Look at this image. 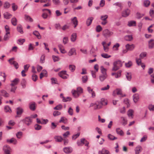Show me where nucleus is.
<instances>
[{"label":"nucleus","instance_id":"obj_1","mask_svg":"<svg viewBox=\"0 0 154 154\" xmlns=\"http://www.w3.org/2000/svg\"><path fill=\"white\" fill-rule=\"evenodd\" d=\"M113 66L112 69V71H116L119 69L122 66V63L120 60L114 62L113 63Z\"/></svg>","mask_w":154,"mask_h":154},{"label":"nucleus","instance_id":"obj_2","mask_svg":"<svg viewBox=\"0 0 154 154\" xmlns=\"http://www.w3.org/2000/svg\"><path fill=\"white\" fill-rule=\"evenodd\" d=\"M83 92L82 89L80 87L77 88V90H72V92L73 96L75 97H78L80 94Z\"/></svg>","mask_w":154,"mask_h":154},{"label":"nucleus","instance_id":"obj_3","mask_svg":"<svg viewBox=\"0 0 154 154\" xmlns=\"http://www.w3.org/2000/svg\"><path fill=\"white\" fill-rule=\"evenodd\" d=\"M116 95L119 96L121 97L125 96V95L123 94L122 90L119 88H117L113 91L112 95L115 96Z\"/></svg>","mask_w":154,"mask_h":154},{"label":"nucleus","instance_id":"obj_4","mask_svg":"<svg viewBox=\"0 0 154 154\" xmlns=\"http://www.w3.org/2000/svg\"><path fill=\"white\" fill-rule=\"evenodd\" d=\"M113 34V32L107 29H104L103 32V35L106 38L110 37Z\"/></svg>","mask_w":154,"mask_h":154},{"label":"nucleus","instance_id":"obj_5","mask_svg":"<svg viewBox=\"0 0 154 154\" xmlns=\"http://www.w3.org/2000/svg\"><path fill=\"white\" fill-rule=\"evenodd\" d=\"M113 5L115 6L116 8H117V7H119V8L117 10V12L118 13H119L121 11L122 8V3L120 2H117L114 3L113 4Z\"/></svg>","mask_w":154,"mask_h":154},{"label":"nucleus","instance_id":"obj_6","mask_svg":"<svg viewBox=\"0 0 154 154\" xmlns=\"http://www.w3.org/2000/svg\"><path fill=\"white\" fill-rule=\"evenodd\" d=\"M3 149L5 154H10L11 149V148L7 145H5L3 148Z\"/></svg>","mask_w":154,"mask_h":154},{"label":"nucleus","instance_id":"obj_7","mask_svg":"<svg viewBox=\"0 0 154 154\" xmlns=\"http://www.w3.org/2000/svg\"><path fill=\"white\" fill-rule=\"evenodd\" d=\"M77 144L79 146H82L85 144V146H87L88 145V143L84 139H82L81 141H78Z\"/></svg>","mask_w":154,"mask_h":154},{"label":"nucleus","instance_id":"obj_8","mask_svg":"<svg viewBox=\"0 0 154 154\" xmlns=\"http://www.w3.org/2000/svg\"><path fill=\"white\" fill-rule=\"evenodd\" d=\"M22 121L24 122L26 124L29 125L31 124L32 122V120L29 117H26L24 119L22 120Z\"/></svg>","mask_w":154,"mask_h":154},{"label":"nucleus","instance_id":"obj_9","mask_svg":"<svg viewBox=\"0 0 154 154\" xmlns=\"http://www.w3.org/2000/svg\"><path fill=\"white\" fill-rule=\"evenodd\" d=\"M130 10L127 9L123 11L122 13V16L124 17H126L128 16L130 14Z\"/></svg>","mask_w":154,"mask_h":154},{"label":"nucleus","instance_id":"obj_10","mask_svg":"<svg viewBox=\"0 0 154 154\" xmlns=\"http://www.w3.org/2000/svg\"><path fill=\"white\" fill-rule=\"evenodd\" d=\"M135 46L133 44H128L125 45V47L127 50L128 51H132L134 48Z\"/></svg>","mask_w":154,"mask_h":154},{"label":"nucleus","instance_id":"obj_11","mask_svg":"<svg viewBox=\"0 0 154 154\" xmlns=\"http://www.w3.org/2000/svg\"><path fill=\"white\" fill-rule=\"evenodd\" d=\"M0 95L5 97H9V94L5 90H2L0 91Z\"/></svg>","mask_w":154,"mask_h":154},{"label":"nucleus","instance_id":"obj_12","mask_svg":"<svg viewBox=\"0 0 154 154\" xmlns=\"http://www.w3.org/2000/svg\"><path fill=\"white\" fill-rule=\"evenodd\" d=\"M19 82V80L18 78H15L14 80L11 81V83L10 84L11 86H15L17 85Z\"/></svg>","mask_w":154,"mask_h":154},{"label":"nucleus","instance_id":"obj_13","mask_svg":"<svg viewBox=\"0 0 154 154\" xmlns=\"http://www.w3.org/2000/svg\"><path fill=\"white\" fill-rule=\"evenodd\" d=\"M148 47L149 49H152L154 48V40L151 39L148 42Z\"/></svg>","mask_w":154,"mask_h":154},{"label":"nucleus","instance_id":"obj_14","mask_svg":"<svg viewBox=\"0 0 154 154\" xmlns=\"http://www.w3.org/2000/svg\"><path fill=\"white\" fill-rule=\"evenodd\" d=\"M87 90L89 93H91L92 95V97H94L95 96V94L93 89L90 87H88L87 88Z\"/></svg>","mask_w":154,"mask_h":154},{"label":"nucleus","instance_id":"obj_15","mask_svg":"<svg viewBox=\"0 0 154 154\" xmlns=\"http://www.w3.org/2000/svg\"><path fill=\"white\" fill-rule=\"evenodd\" d=\"M67 72L66 70H62L58 73V75L60 77H64V75H66L68 76V75L66 73Z\"/></svg>","mask_w":154,"mask_h":154},{"label":"nucleus","instance_id":"obj_16","mask_svg":"<svg viewBox=\"0 0 154 154\" xmlns=\"http://www.w3.org/2000/svg\"><path fill=\"white\" fill-rule=\"evenodd\" d=\"M77 34L75 33H72L71 36V40L72 42H75L77 38Z\"/></svg>","mask_w":154,"mask_h":154},{"label":"nucleus","instance_id":"obj_17","mask_svg":"<svg viewBox=\"0 0 154 154\" xmlns=\"http://www.w3.org/2000/svg\"><path fill=\"white\" fill-rule=\"evenodd\" d=\"M142 150V147L140 146H137L135 149V154H139Z\"/></svg>","mask_w":154,"mask_h":154},{"label":"nucleus","instance_id":"obj_18","mask_svg":"<svg viewBox=\"0 0 154 154\" xmlns=\"http://www.w3.org/2000/svg\"><path fill=\"white\" fill-rule=\"evenodd\" d=\"M3 15L4 18L7 19H10L12 16L11 14L8 12H5Z\"/></svg>","mask_w":154,"mask_h":154},{"label":"nucleus","instance_id":"obj_19","mask_svg":"<svg viewBox=\"0 0 154 154\" xmlns=\"http://www.w3.org/2000/svg\"><path fill=\"white\" fill-rule=\"evenodd\" d=\"M73 24L74 25V28H75L78 25V20L77 18L76 17H74L73 18L71 19Z\"/></svg>","mask_w":154,"mask_h":154},{"label":"nucleus","instance_id":"obj_20","mask_svg":"<svg viewBox=\"0 0 154 154\" xmlns=\"http://www.w3.org/2000/svg\"><path fill=\"white\" fill-rule=\"evenodd\" d=\"M100 68L101 73L104 76H106V69L103 66H101Z\"/></svg>","mask_w":154,"mask_h":154},{"label":"nucleus","instance_id":"obj_21","mask_svg":"<svg viewBox=\"0 0 154 154\" xmlns=\"http://www.w3.org/2000/svg\"><path fill=\"white\" fill-rule=\"evenodd\" d=\"M7 142L11 143H13L14 144H16L17 143V141L16 139L14 138H12L10 140H7Z\"/></svg>","mask_w":154,"mask_h":154},{"label":"nucleus","instance_id":"obj_22","mask_svg":"<svg viewBox=\"0 0 154 154\" xmlns=\"http://www.w3.org/2000/svg\"><path fill=\"white\" fill-rule=\"evenodd\" d=\"M54 139L56 141L58 142H61L63 140V139L60 136H55L54 137Z\"/></svg>","mask_w":154,"mask_h":154},{"label":"nucleus","instance_id":"obj_23","mask_svg":"<svg viewBox=\"0 0 154 154\" xmlns=\"http://www.w3.org/2000/svg\"><path fill=\"white\" fill-rule=\"evenodd\" d=\"M128 25L130 27L136 26V21L134 20H131L128 22Z\"/></svg>","mask_w":154,"mask_h":154},{"label":"nucleus","instance_id":"obj_24","mask_svg":"<svg viewBox=\"0 0 154 154\" xmlns=\"http://www.w3.org/2000/svg\"><path fill=\"white\" fill-rule=\"evenodd\" d=\"M121 70H119L117 72L112 73V75L115 76V77H120L121 76Z\"/></svg>","mask_w":154,"mask_h":154},{"label":"nucleus","instance_id":"obj_25","mask_svg":"<svg viewBox=\"0 0 154 154\" xmlns=\"http://www.w3.org/2000/svg\"><path fill=\"white\" fill-rule=\"evenodd\" d=\"M29 108L32 111H34L35 109V104L34 102H32L29 104Z\"/></svg>","mask_w":154,"mask_h":154},{"label":"nucleus","instance_id":"obj_26","mask_svg":"<svg viewBox=\"0 0 154 154\" xmlns=\"http://www.w3.org/2000/svg\"><path fill=\"white\" fill-rule=\"evenodd\" d=\"M64 152L66 153H69L72 152V150L71 148L65 147L63 149Z\"/></svg>","mask_w":154,"mask_h":154},{"label":"nucleus","instance_id":"obj_27","mask_svg":"<svg viewBox=\"0 0 154 154\" xmlns=\"http://www.w3.org/2000/svg\"><path fill=\"white\" fill-rule=\"evenodd\" d=\"M24 19L29 22H31L33 21V19L30 16L26 14L24 15Z\"/></svg>","mask_w":154,"mask_h":154},{"label":"nucleus","instance_id":"obj_28","mask_svg":"<svg viewBox=\"0 0 154 154\" xmlns=\"http://www.w3.org/2000/svg\"><path fill=\"white\" fill-rule=\"evenodd\" d=\"M133 100L135 103H137L139 99V95L137 94H134L133 96Z\"/></svg>","mask_w":154,"mask_h":154},{"label":"nucleus","instance_id":"obj_29","mask_svg":"<svg viewBox=\"0 0 154 154\" xmlns=\"http://www.w3.org/2000/svg\"><path fill=\"white\" fill-rule=\"evenodd\" d=\"M93 18L92 17H90L88 18L86 21V24L88 26H90L91 23Z\"/></svg>","mask_w":154,"mask_h":154},{"label":"nucleus","instance_id":"obj_30","mask_svg":"<svg viewBox=\"0 0 154 154\" xmlns=\"http://www.w3.org/2000/svg\"><path fill=\"white\" fill-rule=\"evenodd\" d=\"M10 32H6L4 37V40L6 41L9 39L10 37Z\"/></svg>","mask_w":154,"mask_h":154},{"label":"nucleus","instance_id":"obj_31","mask_svg":"<svg viewBox=\"0 0 154 154\" xmlns=\"http://www.w3.org/2000/svg\"><path fill=\"white\" fill-rule=\"evenodd\" d=\"M47 72L45 69H43L40 74V77H46L47 76Z\"/></svg>","mask_w":154,"mask_h":154},{"label":"nucleus","instance_id":"obj_32","mask_svg":"<svg viewBox=\"0 0 154 154\" xmlns=\"http://www.w3.org/2000/svg\"><path fill=\"white\" fill-rule=\"evenodd\" d=\"M99 153V154H109V151L104 148L101 151H100Z\"/></svg>","mask_w":154,"mask_h":154},{"label":"nucleus","instance_id":"obj_33","mask_svg":"<svg viewBox=\"0 0 154 154\" xmlns=\"http://www.w3.org/2000/svg\"><path fill=\"white\" fill-rule=\"evenodd\" d=\"M75 53V50L74 48H72L70 49L68 52V54L69 56H71Z\"/></svg>","mask_w":154,"mask_h":154},{"label":"nucleus","instance_id":"obj_34","mask_svg":"<svg viewBox=\"0 0 154 154\" xmlns=\"http://www.w3.org/2000/svg\"><path fill=\"white\" fill-rule=\"evenodd\" d=\"M69 70L71 72H73L75 70L76 68L75 66L73 64L70 65L69 66Z\"/></svg>","mask_w":154,"mask_h":154},{"label":"nucleus","instance_id":"obj_35","mask_svg":"<svg viewBox=\"0 0 154 154\" xmlns=\"http://www.w3.org/2000/svg\"><path fill=\"white\" fill-rule=\"evenodd\" d=\"M33 34L39 39L41 38V36L39 32L37 31H35L33 32Z\"/></svg>","mask_w":154,"mask_h":154},{"label":"nucleus","instance_id":"obj_36","mask_svg":"<svg viewBox=\"0 0 154 154\" xmlns=\"http://www.w3.org/2000/svg\"><path fill=\"white\" fill-rule=\"evenodd\" d=\"M17 30L18 32H20L21 34L23 33V29L22 26L20 25H19L17 27Z\"/></svg>","mask_w":154,"mask_h":154},{"label":"nucleus","instance_id":"obj_37","mask_svg":"<svg viewBox=\"0 0 154 154\" xmlns=\"http://www.w3.org/2000/svg\"><path fill=\"white\" fill-rule=\"evenodd\" d=\"M124 38L126 41H130L132 40L133 37L132 35H128L125 36Z\"/></svg>","mask_w":154,"mask_h":154},{"label":"nucleus","instance_id":"obj_38","mask_svg":"<svg viewBox=\"0 0 154 154\" xmlns=\"http://www.w3.org/2000/svg\"><path fill=\"white\" fill-rule=\"evenodd\" d=\"M17 20L15 17H14L11 19V23L14 26H16L17 24Z\"/></svg>","mask_w":154,"mask_h":154},{"label":"nucleus","instance_id":"obj_39","mask_svg":"<svg viewBox=\"0 0 154 154\" xmlns=\"http://www.w3.org/2000/svg\"><path fill=\"white\" fill-rule=\"evenodd\" d=\"M53 4L55 5L58 6L60 5L61 2L60 0H52Z\"/></svg>","mask_w":154,"mask_h":154},{"label":"nucleus","instance_id":"obj_40","mask_svg":"<svg viewBox=\"0 0 154 154\" xmlns=\"http://www.w3.org/2000/svg\"><path fill=\"white\" fill-rule=\"evenodd\" d=\"M116 132L117 134L121 136H123L124 135V133L123 131L119 128H117L116 129Z\"/></svg>","mask_w":154,"mask_h":154},{"label":"nucleus","instance_id":"obj_41","mask_svg":"<svg viewBox=\"0 0 154 154\" xmlns=\"http://www.w3.org/2000/svg\"><path fill=\"white\" fill-rule=\"evenodd\" d=\"M99 104H101V106L102 105H106L107 104V100L104 99H101V102L99 103Z\"/></svg>","mask_w":154,"mask_h":154},{"label":"nucleus","instance_id":"obj_42","mask_svg":"<svg viewBox=\"0 0 154 154\" xmlns=\"http://www.w3.org/2000/svg\"><path fill=\"white\" fill-rule=\"evenodd\" d=\"M4 110L5 112H9V113H11V108L8 106H5L4 107Z\"/></svg>","mask_w":154,"mask_h":154},{"label":"nucleus","instance_id":"obj_43","mask_svg":"<svg viewBox=\"0 0 154 154\" xmlns=\"http://www.w3.org/2000/svg\"><path fill=\"white\" fill-rule=\"evenodd\" d=\"M51 84L52 85L58 84V82L56 78H52L51 79Z\"/></svg>","mask_w":154,"mask_h":154},{"label":"nucleus","instance_id":"obj_44","mask_svg":"<svg viewBox=\"0 0 154 154\" xmlns=\"http://www.w3.org/2000/svg\"><path fill=\"white\" fill-rule=\"evenodd\" d=\"M120 46V45L118 43H116L113 46V50L114 51H117L119 50V48Z\"/></svg>","mask_w":154,"mask_h":154},{"label":"nucleus","instance_id":"obj_45","mask_svg":"<svg viewBox=\"0 0 154 154\" xmlns=\"http://www.w3.org/2000/svg\"><path fill=\"white\" fill-rule=\"evenodd\" d=\"M17 113L18 115L21 114L23 112V109L20 107L17 108Z\"/></svg>","mask_w":154,"mask_h":154},{"label":"nucleus","instance_id":"obj_46","mask_svg":"<svg viewBox=\"0 0 154 154\" xmlns=\"http://www.w3.org/2000/svg\"><path fill=\"white\" fill-rule=\"evenodd\" d=\"M133 110L131 109H130L128 112V115L129 117H131V118H133Z\"/></svg>","mask_w":154,"mask_h":154},{"label":"nucleus","instance_id":"obj_47","mask_svg":"<svg viewBox=\"0 0 154 154\" xmlns=\"http://www.w3.org/2000/svg\"><path fill=\"white\" fill-rule=\"evenodd\" d=\"M108 17V16L107 15H102L100 16V19L102 21L107 20L106 19Z\"/></svg>","mask_w":154,"mask_h":154},{"label":"nucleus","instance_id":"obj_48","mask_svg":"<svg viewBox=\"0 0 154 154\" xmlns=\"http://www.w3.org/2000/svg\"><path fill=\"white\" fill-rule=\"evenodd\" d=\"M52 57L54 62L58 61H59L60 59V58L58 56L53 55L52 56Z\"/></svg>","mask_w":154,"mask_h":154},{"label":"nucleus","instance_id":"obj_49","mask_svg":"<svg viewBox=\"0 0 154 154\" xmlns=\"http://www.w3.org/2000/svg\"><path fill=\"white\" fill-rule=\"evenodd\" d=\"M147 55V53L146 52H143L140 55V59H142L146 57Z\"/></svg>","mask_w":154,"mask_h":154},{"label":"nucleus","instance_id":"obj_50","mask_svg":"<svg viewBox=\"0 0 154 154\" xmlns=\"http://www.w3.org/2000/svg\"><path fill=\"white\" fill-rule=\"evenodd\" d=\"M150 4V1L148 0H145L143 1L144 5L146 7L148 6Z\"/></svg>","mask_w":154,"mask_h":154},{"label":"nucleus","instance_id":"obj_51","mask_svg":"<svg viewBox=\"0 0 154 154\" xmlns=\"http://www.w3.org/2000/svg\"><path fill=\"white\" fill-rule=\"evenodd\" d=\"M45 57L44 55H42L40 58V62L42 63H44L45 62Z\"/></svg>","mask_w":154,"mask_h":154},{"label":"nucleus","instance_id":"obj_52","mask_svg":"<svg viewBox=\"0 0 154 154\" xmlns=\"http://www.w3.org/2000/svg\"><path fill=\"white\" fill-rule=\"evenodd\" d=\"M67 120L66 118L64 117H62L60 119L59 121V122H63L64 123H66Z\"/></svg>","mask_w":154,"mask_h":154},{"label":"nucleus","instance_id":"obj_53","mask_svg":"<svg viewBox=\"0 0 154 154\" xmlns=\"http://www.w3.org/2000/svg\"><path fill=\"white\" fill-rule=\"evenodd\" d=\"M108 137L110 140H113L117 139V137H115L114 136L110 134H108Z\"/></svg>","mask_w":154,"mask_h":154},{"label":"nucleus","instance_id":"obj_54","mask_svg":"<svg viewBox=\"0 0 154 154\" xmlns=\"http://www.w3.org/2000/svg\"><path fill=\"white\" fill-rule=\"evenodd\" d=\"M12 8L13 10L14 11H15L17 9L18 7L14 3H13L12 4Z\"/></svg>","mask_w":154,"mask_h":154},{"label":"nucleus","instance_id":"obj_55","mask_svg":"<svg viewBox=\"0 0 154 154\" xmlns=\"http://www.w3.org/2000/svg\"><path fill=\"white\" fill-rule=\"evenodd\" d=\"M61 114V113L60 112L57 111H54L53 113V115L54 116H57L60 115Z\"/></svg>","mask_w":154,"mask_h":154},{"label":"nucleus","instance_id":"obj_56","mask_svg":"<svg viewBox=\"0 0 154 154\" xmlns=\"http://www.w3.org/2000/svg\"><path fill=\"white\" fill-rule=\"evenodd\" d=\"M100 104H99V102L98 104L96 103V105H94V109L96 110L100 108L101 107V105Z\"/></svg>","mask_w":154,"mask_h":154},{"label":"nucleus","instance_id":"obj_57","mask_svg":"<svg viewBox=\"0 0 154 154\" xmlns=\"http://www.w3.org/2000/svg\"><path fill=\"white\" fill-rule=\"evenodd\" d=\"M101 56L103 58H108L111 57V56L109 55L103 53L101 54Z\"/></svg>","mask_w":154,"mask_h":154},{"label":"nucleus","instance_id":"obj_58","mask_svg":"<svg viewBox=\"0 0 154 154\" xmlns=\"http://www.w3.org/2000/svg\"><path fill=\"white\" fill-rule=\"evenodd\" d=\"M98 49L97 47L95 48L94 47H92L91 50V53H94L97 51Z\"/></svg>","mask_w":154,"mask_h":154},{"label":"nucleus","instance_id":"obj_59","mask_svg":"<svg viewBox=\"0 0 154 154\" xmlns=\"http://www.w3.org/2000/svg\"><path fill=\"white\" fill-rule=\"evenodd\" d=\"M22 135V132H19L16 134V136L17 137L18 139L21 138Z\"/></svg>","mask_w":154,"mask_h":154},{"label":"nucleus","instance_id":"obj_60","mask_svg":"<svg viewBox=\"0 0 154 154\" xmlns=\"http://www.w3.org/2000/svg\"><path fill=\"white\" fill-rule=\"evenodd\" d=\"M25 41V40L24 39H20L18 40L17 43L20 45H21L23 44Z\"/></svg>","mask_w":154,"mask_h":154},{"label":"nucleus","instance_id":"obj_61","mask_svg":"<svg viewBox=\"0 0 154 154\" xmlns=\"http://www.w3.org/2000/svg\"><path fill=\"white\" fill-rule=\"evenodd\" d=\"M102 29V27L100 25H98L96 27V30L97 32H99Z\"/></svg>","mask_w":154,"mask_h":154},{"label":"nucleus","instance_id":"obj_62","mask_svg":"<svg viewBox=\"0 0 154 154\" xmlns=\"http://www.w3.org/2000/svg\"><path fill=\"white\" fill-rule=\"evenodd\" d=\"M11 91L13 93H15V91L17 88V87L15 86H11Z\"/></svg>","mask_w":154,"mask_h":154},{"label":"nucleus","instance_id":"obj_63","mask_svg":"<svg viewBox=\"0 0 154 154\" xmlns=\"http://www.w3.org/2000/svg\"><path fill=\"white\" fill-rule=\"evenodd\" d=\"M62 108V106L61 104H59L57 106H56L54 108V109L55 110H60Z\"/></svg>","mask_w":154,"mask_h":154},{"label":"nucleus","instance_id":"obj_64","mask_svg":"<svg viewBox=\"0 0 154 154\" xmlns=\"http://www.w3.org/2000/svg\"><path fill=\"white\" fill-rule=\"evenodd\" d=\"M10 6V3L8 2H5L4 5V7L6 8H9Z\"/></svg>","mask_w":154,"mask_h":154}]
</instances>
